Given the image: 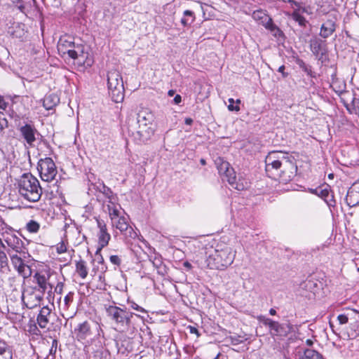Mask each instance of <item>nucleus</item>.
Instances as JSON below:
<instances>
[{
  "mask_svg": "<svg viewBox=\"0 0 359 359\" xmlns=\"http://www.w3.org/2000/svg\"><path fill=\"white\" fill-rule=\"evenodd\" d=\"M76 271L82 279H85L88 276V268L84 260L80 259L76 263Z\"/></svg>",
  "mask_w": 359,
  "mask_h": 359,
  "instance_id": "26",
  "label": "nucleus"
},
{
  "mask_svg": "<svg viewBox=\"0 0 359 359\" xmlns=\"http://www.w3.org/2000/svg\"><path fill=\"white\" fill-rule=\"evenodd\" d=\"M173 102L175 104H179L182 102V97L180 95H176Z\"/></svg>",
  "mask_w": 359,
  "mask_h": 359,
  "instance_id": "54",
  "label": "nucleus"
},
{
  "mask_svg": "<svg viewBox=\"0 0 359 359\" xmlns=\"http://www.w3.org/2000/svg\"><path fill=\"white\" fill-rule=\"evenodd\" d=\"M275 321L269 319V318H265L263 321V323L265 325H267L269 326V328L271 327V323H274Z\"/></svg>",
  "mask_w": 359,
  "mask_h": 359,
  "instance_id": "53",
  "label": "nucleus"
},
{
  "mask_svg": "<svg viewBox=\"0 0 359 359\" xmlns=\"http://www.w3.org/2000/svg\"><path fill=\"white\" fill-rule=\"evenodd\" d=\"M266 172L269 177H280L283 182L290 181L295 175L297 166L294 157L282 151H272L265 158Z\"/></svg>",
  "mask_w": 359,
  "mask_h": 359,
  "instance_id": "1",
  "label": "nucleus"
},
{
  "mask_svg": "<svg viewBox=\"0 0 359 359\" xmlns=\"http://www.w3.org/2000/svg\"><path fill=\"white\" fill-rule=\"evenodd\" d=\"M60 102L58 96L55 94H50L45 96L43 100V106L47 110L52 109Z\"/></svg>",
  "mask_w": 359,
  "mask_h": 359,
  "instance_id": "22",
  "label": "nucleus"
},
{
  "mask_svg": "<svg viewBox=\"0 0 359 359\" xmlns=\"http://www.w3.org/2000/svg\"><path fill=\"white\" fill-rule=\"evenodd\" d=\"M252 18L255 20L259 21L260 23L265 25L266 27H269V25H271V19L262 11H254Z\"/></svg>",
  "mask_w": 359,
  "mask_h": 359,
  "instance_id": "24",
  "label": "nucleus"
},
{
  "mask_svg": "<svg viewBox=\"0 0 359 359\" xmlns=\"http://www.w3.org/2000/svg\"><path fill=\"white\" fill-rule=\"evenodd\" d=\"M137 121L138 128L132 130V134H136L137 137L142 142L148 140L154 133L152 123L154 115L148 109H143L137 113Z\"/></svg>",
  "mask_w": 359,
  "mask_h": 359,
  "instance_id": "7",
  "label": "nucleus"
},
{
  "mask_svg": "<svg viewBox=\"0 0 359 359\" xmlns=\"http://www.w3.org/2000/svg\"><path fill=\"white\" fill-rule=\"evenodd\" d=\"M229 105L228 106V109L230 111H238L240 109V107L238 105H236V106L233 105L234 100L233 98H229Z\"/></svg>",
  "mask_w": 359,
  "mask_h": 359,
  "instance_id": "46",
  "label": "nucleus"
},
{
  "mask_svg": "<svg viewBox=\"0 0 359 359\" xmlns=\"http://www.w3.org/2000/svg\"><path fill=\"white\" fill-rule=\"evenodd\" d=\"M184 266L185 267H187V268H191V265L190 263L186 262L184 264Z\"/></svg>",
  "mask_w": 359,
  "mask_h": 359,
  "instance_id": "62",
  "label": "nucleus"
},
{
  "mask_svg": "<svg viewBox=\"0 0 359 359\" xmlns=\"http://www.w3.org/2000/svg\"><path fill=\"white\" fill-rule=\"evenodd\" d=\"M335 29V22L332 19H328L321 25L320 35L321 37L327 39L334 32Z\"/></svg>",
  "mask_w": 359,
  "mask_h": 359,
  "instance_id": "18",
  "label": "nucleus"
},
{
  "mask_svg": "<svg viewBox=\"0 0 359 359\" xmlns=\"http://www.w3.org/2000/svg\"><path fill=\"white\" fill-rule=\"evenodd\" d=\"M299 359H323V357L318 351L308 348L299 355Z\"/></svg>",
  "mask_w": 359,
  "mask_h": 359,
  "instance_id": "28",
  "label": "nucleus"
},
{
  "mask_svg": "<svg viewBox=\"0 0 359 359\" xmlns=\"http://www.w3.org/2000/svg\"><path fill=\"white\" fill-rule=\"evenodd\" d=\"M317 194L320 196L321 198H324L325 201H327V204L329 205H333L332 203H330L328 201H327V198L330 196V191L328 190V189L325 188V189H320L319 191V193H317Z\"/></svg>",
  "mask_w": 359,
  "mask_h": 359,
  "instance_id": "39",
  "label": "nucleus"
},
{
  "mask_svg": "<svg viewBox=\"0 0 359 359\" xmlns=\"http://www.w3.org/2000/svg\"><path fill=\"white\" fill-rule=\"evenodd\" d=\"M56 251L58 254L64 253L67 251V246L65 243L62 241L59 243L56 246Z\"/></svg>",
  "mask_w": 359,
  "mask_h": 359,
  "instance_id": "40",
  "label": "nucleus"
},
{
  "mask_svg": "<svg viewBox=\"0 0 359 359\" xmlns=\"http://www.w3.org/2000/svg\"><path fill=\"white\" fill-rule=\"evenodd\" d=\"M63 289H64V283L62 282H59V283H57V284L55 288V292L57 294H61L63 292Z\"/></svg>",
  "mask_w": 359,
  "mask_h": 359,
  "instance_id": "47",
  "label": "nucleus"
},
{
  "mask_svg": "<svg viewBox=\"0 0 359 359\" xmlns=\"http://www.w3.org/2000/svg\"><path fill=\"white\" fill-rule=\"evenodd\" d=\"M8 255L10 256L12 266L20 276L23 278H27L31 276L32 269L29 265L30 255L28 251L18 254L8 252Z\"/></svg>",
  "mask_w": 359,
  "mask_h": 359,
  "instance_id": "10",
  "label": "nucleus"
},
{
  "mask_svg": "<svg viewBox=\"0 0 359 359\" xmlns=\"http://www.w3.org/2000/svg\"><path fill=\"white\" fill-rule=\"evenodd\" d=\"M353 320L350 322L351 331L341 330L340 337L344 340L355 338L359 334V312L352 311Z\"/></svg>",
  "mask_w": 359,
  "mask_h": 359,
  "instance_id": "15",
  "label": "nucleus"
},
{
  "mask_svg": "<svg viewBox=\"0 0 359 359\" xmlns=\"http://www.w3.org/2000/svg\"><path fill=\"white\" fill-rule=\"evenodd\" d=\"M57 341L55 339L53 340L52 346H51V348L50 350V354L55 353L56 350H57Z\"/></svg>",
  "mask_w": 359,
  "mask_h": 359,
  "instance_id": "49",
  "label": "nucleus"
},
{
  "mask_svg": "<svg viewBox=\"0 0 359 359\" xmlns=\"http://www.w3.org/2000/svg\"><path fill=\"white\" fill-rule=\"evenodd\" d=\"M310 7H306L303 6V4L300 6L299 8H297V11L299 13L302 15V13H307L311 14V12L310 11Z\"/></svg>",
  "mask_w": 359,
  "mask_h": 359,
  "instance_id": "43",
  "label": "nucleus"
},
{
  "mask_svg": "<svg viewBox=\"0 0 359 359\" xmlns=\"http://www.w3.org/2000/svg\"><path fill=\"white\" fill-rule=\"evenodd\" d=\"M50 314L51 309L48 306L41 308L36 319L41 328H46L48 326Z\"/></svg>",
  "mask_w": 359,
  "mask_h": 359,
  "instance_id": "17",
  "label": "nucleus"
},
{
  "mask_svg": "<svg viewBox=\"0 0 359 359\" xmlns=\"http://www.w3.org/2000/svg\"><path fill=\"white\" fill-rule=\"evenodd\" d=\"M75 332L79 340L86 339L91 335L90 326L87 321L80 323Z\"/></svg>",
  "mask_w": 359,
  "mask_h": 359,
  "instance_id": "20",
  "label": "nucleus"
},
{
  "mask_svg": "<svg viewBox=\"0 0 359 359\" xmlns=\"http://www.w3.org/2000/svg\"><path fill=\"white\" fill-rule=\"evenodd\" d=\"M129 303L130 304V306H131V308H132L133 309L136 310V311H138L142 312V313H147V311H146L144 308H142V307L140 306H139L137 304H136L135 302H130Z\"/></svg>",
  "mask_w": 359,
  "mask_h": 359,
  "instance_id": "44",
  "label": "nucleus"
},
{
  "mask_svg": "<svg viewBox=\"0 0 359 359\" xmlns=\"http://www.w3.org/2000/svg\"><path fill=\"white\" fill-rule=\"evenodd\" d=\"M306 74L312 78L316 77V74L313 72L311 69V67L306 65L303 69H302Z\"/></svg>",
  "mask_w": 359,
  "mask_h": 359,
  "instance_id": "42",
  "label": "nucleus"
},
{
  "mask_svg": "<svg viewBox=\"0 0 359 359\" xmlns=\"http://www.w3.org/2000/svg\"><path fill=\"white\" fill-rule=\"evenodd\" d=\"M74 293L73 292H69L64 299V307L67 309L70 305V304L73 302Z\"/></svg>",
  "mask_w": 359,
  "mask_h": 359,
  "instance_id": "37",
  "label": "nucleus"
},
{
  "mask_svg": "<svg viewBox=\"0 0 359 359\" xmlns=\"http://www.w3.org/2000/svg\"><path fill=\"white\" fill-rule=\"evenodd\" d=\"M292 18L295 22H298L300 26H306L307 22L306 20L297 11H293Z\"/></svg>",
  "mask_w": 359,
  "mask_h": 359,
  "instance_id": "36",
  "label": "nucleus"
},
{
  "mask_svg": "<svg viewBox=\"0 0 359 359\" xmlns=\"http://www.w3.org/2000/svg\"><path fill=\"white\" fill-rule=\"evenodd\" d=\"M13 121L16 130L19 132V138L25 145L32 147L40 135L34 123L29 120H22L19 115H15Z\"/></svg>",
  "mask_w": 359,
  "mask_h": 359,
  "instance_id": "6",
  "label": "nucleus"
},
{
  "mask_svg": "<svg viewBox=\"0 0 359 359\" xmlns=\"http://www.w3.org/2000/svg\"><path fill=\"white\" fill-rule=\"evenodd\" d=\"M37 169L41 179L47 182L53 181L57 173L55 162L49 157L40 159L38 162Z\"/></svg>",
  "mask_w": 359,
  "mask_h": 359,
  "instance_id": "11",
  "label": "nucleus"
},
{
  "mask_svg": "<svg viewBox=\"0 0 359 359\" xmlns=\"http://www.w3.org/2000/svg\"><path fill=\"white\" fill-rule=\"evenodd\" d=\"M43 293L37 290L35 287H29L23 290L22 300L25 306L32 309L40 306L43 300Z\"/></svg>",
  "mask_w": 359,
  "mask_h": 359,
  "instance_id": "13",
  "label": "nucleus"
},
{
  "mask_svg": "<svg viewBox=\"0 0 359 359\" xmlns=\"http://www.w3.org/2000/svg\"><path fill=\"white\" fill-rule=\"evenodd\" d=\"M330 0H318V4H326V3H328Z\"/></svg>",
  "mask_w": 359,
  "mask_h": 359,
  "instance_id": "60",
  "label": "nucleus"
},
{
  "mask_svg": "<svg viewBox=\"0 0 359 359\" xmlns=\"http://www.w3.org/2000/svg\"><path fill=\"white\" fill-rule=\"evenodd\" d=\"M110 262L115 265L119 266L121 263L120 257L117 255H111L109 257Z\"/></svg>",
  "mask_w": 359,
  "mask_h": 359,
  "instance_id": "45",
  "label": "nucleus"
},
{
  "mask_svg": "<svg viewBox=\"0 0 359 359\" xmlns=\"http://www.w3.org/2000/svg\"><path fill=\"white\" fill-rule=\"evenodd\" d=\"M269 313H270L271 315H273H273H276V310H275L274 309H271L269 310Z\"/></svg>",
  "mask_w": 359,
  "mask_h": 359,
  "instance_id": "61",
  "label": "nucleus"
},
{
  "mask_svg": "<svg viewBox=\"0 0 359 359\" xmlns=\"http://www.w3.org/2000/svg\"><path fill=\"white\" fill-rule=\"evenodd\" d=\"M285 66L282 65L278 69V72L282 74L283 78H286L288 76V74L285 72Z\"/></svg>",
  "mask_w": 359,
  "mask_h": 359,
  "instance_id": "51",
  "label": "nucleus"
},
{
  "mask_svg": "<svg viewBox=\"0 0 359 359\" xmlns=\"http://www.w3.org/2000/svg\"><path fill=\"white\" fill-rule=\"evenodd\" d=\"M0 245L4 248H5V245H4V243L3 242V241L0 238Z\"/></svg>",
  "mask_w": 359,
  "mask_h": 359,
  "instance_id": "64",
  "label": "nucleus"
},
{
  "mask_svg": "<svg viewBox=\"0 0 359 359\" xmlns=\"http://www.w3.org/2000/svg\"><path fill=\"white\" fill-rule=\"evenodd\" d=\"M106 311L110 319L122 331L130 325L133 313L116 306H109L106 309Z\"/></svg>",
  "mask_w": 359,
  "mask_h": 359,
  "instance_id": "9",
  "label": "nucleus"
},
{
  "mask_svg": "<svg viewBox=\"0 0 359 359\" xmlns=\"http://www.w3.org/2000/svg\"><path fill=\"white\" fill-rule=\"evenodd\" d=\"M107 86L112 100L116 103L121 102L124 97V86L122 76L118 70L108 72Z\"/></svg>",
  "mask_w": 359,
  "mask_h": 359,
  "instance_id": "8",
  "label": "nucleus"
},
{
  "mask_svg": "<svg viewBox=\"0 0 359 359\" xmlns=\"http://www.w3.org/2000/svg\"><path fill=\"white\" fill-rule=\"evenodd\" d=\"M34 282L38 285L42 293L47 290L48 278L43 273L36 272L33 276Z\"/></svg>",
  "mask_w": 359,
  "mask_h": 359,
  "instance_id": "21",
  "label": "nucleus"
},
{
  "mask_svg": "<svg viewBox=\"0 0 359 359\" xmlns=\"http://www.w3.org/2000/svg\"><path fill=\"white\" fill-rule=\"evenodd\" d=\"M358 195V193L357 191H348L347 196L346 197V201L349 206L353 207L359 203V201H353V198Z\"/></svg>",
  "mask_w": 359,
  "mask_h": 359,
  "instance_id": "34",
  "label": "nucleus"
},
{
  "mask_svg": "<svg viewBox=\"0 0 359 359\" xmlns=\"http://www.w3.org/2000/svg\"><path fill=\"white\" fill-rule=\"evenodd\" d=\"M5 229H7V224L0 216V230L4 231Z\"/></svg>",
  "mask_w": 359,
  "mask_h": 359,
  "instance_id": "52",
  "label": "nucleus"
},
{
  "mask_svg": "<svg viewBox=\"0 0 359 359\" xmlns=\"http://www.w3.org/2000/svg\"><path fill=\"white\" fill-rule=\"evenodd\" d=\"M195 20L194 12L186 10L184 11V18H182L181 22L184 26L190 25Z\"/></svg>",
  "mask_w": 359,
  "mask_h": 359,
  "instance_id": "30",
  "label": "nucleus"
},
{
  "mask_svg": "<svg viewBox=\"0 0 359 359\" xmlns=\"http://www.w3.org/2000/svg\"><path fill=\"white\" fill-rule=\"evenodd\" d=\"M271 334L277 336L285 335L287 330L283 325L280 324L278 322L275 321L271 323V327L270 328Z\"/></svg>",
  "mask_w": 359,
  "mask_h": 359,
  "instance_id": "27",
  "label": "nucleus"
},
{
  "mask_svg": "<svg viewBox=\"0 0 359 359\" xmlns=\"http://www.w3.org/2000/svg\"><path fill=\"white\" fill-rule=\"evenodd\" d=\"M189 331H190V333H191V334H196L197 336L200 335L198 333V330H197V328H196L194 327L189 326Z\"/></svg>",
  "mask_w": 359,
  "mask_h": 359,
  "instance_id": "55",
  "label": "nucleus"
},
{
  "mask_svg": "<svg viewBox=\"0 0 359 359\" xmlns=\"http://www.w3.org/2000/svg\"><path fill=\"white\" fill-rule=\"evenodd\" d=\"M285 1L288 2L292 8L293 9V11H296L297 8H299L300 6L302 4V2H298L294 0H286Z\"/></svg>",
  "mask_w": 359,
  "mask_h": 359,
  "instance_id": "41",
  "label": "nucleus"
},
{
  "mask_svg": "<svg viewBox=\"0 0 359 359\" xmlns=\"http://www.w3.org/2000/svg\"><path fill=\"white\" fill-rule=\"evenodd\" d=\"M102 351L100 349H97L96 351H92L89 355L88 359H102Z\"/></svg>",
  "mask_w": 359,
  "mask_h": 359,
  "instance_id": "38",
  "label": "nucleus"
},
{
  "mask_svg": "<svg viewBox=\"0 0 359 359\" xmlns=\"http://www.w3.org/2000/svg\"><path fill=\"white\" fill-rule=\"evenodd\" d=\"M96 222L97 228L99 229L97 234L99 245L97 253H98V252L109 244L111 239V235L108 233L107 224L104 220L96 218Z\"/></svg>",
  "mask_w": 359,
  "mask_h": 359,
  "instance_id": "14",
  "label": "nucleus"
},
{
  "mask_svg": "<svg viewBox=\"0 0 359 359\" xmlns=\"http://www.w3.org/2000/svg\"><path fill=\"white\" fill-rule=\"evenodd\" d=\"M354 315H352V311L347 313L340 314L337 316V320L339 321V325H344L348 323H350L351 320H353V317Z\"/></svg>",
  "mask_w": 359,
  "mask_h": 359,
  "instance_id": "32",
  "label": "nucleus"
},
{
  "mask_svg": "<svg viewBox=\"0 0 359 359\" xmlns=\"http://www.w3.org/2000/svg\"><path fill=\"white\" fill-rule=\"evenodd\" d=\"M231 340L232 344H233V345L239 344L241 342V341L238 338H236V337H231Z\"/></svg>",
  "mask_w": 359,
  "mask_h": 359,
  "instance_id": "56",
  "label": "nucleus"
},
{
  "mask_svg": "<svg viewBox=\"0 0 359 359\" xmlns=\"http://www.w3.org/2000/svg\"><path fill=\"white\" fill-rule=\"evenodd\" d=\"M0 359H13L12 348L1 339H0Z\"/></svg>",
  "mask_w": 359,
  "mask_h": 359,
  "instance_id": "23",
  "label": "nucleus"
},
{
  "mask_svg": "<svg viewBox=\"0 0 359 359\" xmlns=\"http://www.w3.org/2000/svg\"><path fill=\"white\" fill-rule=\"evenodd\" d=\"M57 50L62 57L67 55L79 66L90 67L93 65V61L88 48L82 44L75 43L70 36L60 38Z\"/></svg>",
  "mask_w": 359,
  "mask_h": 359,
  "instance_id": "2",
  "label": "nucleus"
},
{
  "mask_svg": "<svg viewBox=\"0 0 359 359\" xmlns=\"http://www.w3.org/2000/svg\"><path fill=\"white\" fill-rule=\"evenodd\" d=\"M40 224L35 220H30L26 224V229L32 233H35L39 231Z\"/></svg>",
  "mask_w": 359,
  "mask_h": 359,
  "instance_id": "33",
  "label": "nucleus"
},
{
  "mask_svg": "<svg viewBox=\"0 0 359 359\" xmlns=\"http://www.w3.org/2000/svg\"><path fill=\"white\" fill-rule=\"evenodd\" d=\"M8 127V121L6 115L3 112H0V137L4 134L5 129Z\"/></svg>",
  "mask_w": 359,
  "mask_h": 359,
  "instance_id": "35",
  "label": "nucleus"
},
{
  "mask_svg": "<svg viewBox=\"0 0 359 359\" xmlns=\"http://www.w3.org/2000/svg\"><path fill=\"white\" fill-rule=\"evenodd\" d=\"M200 162L202 165H205V161L203 158H201Z\"/></svg>",
  "mask_w": 359,
  "mask_h": 359,
  "instance_id": "63",
  "label": "nucleus"
},
{
  "mask_svg": "<svg viewBox=\"0 0 359 359\" xmlns=\"http://www.w3.org/2000/svg\"><path fill=\"white\" fill-rule=\"evenodd\" d=\"M111 225L128 239H135L137 234L128 223V218L122 215L121 208L118 204L107 205Z\"/></svg>",
  "mask_w": 359,
  "mask_h": 359,
  "instance_id": "3",
  "label": "nucleus"
},
{
  "mask_svg": "<svg viewBox=\"0 0 359 359\" xmlns=\"http://www.w3.org/2000/svg\"><path fill=\"white\" fill-rule=\"evenodd\" d=\"M353 106L355 113L359 116V100L354 99L353 100Z\"/></svg>",
  "mask_w": 359,
  "mask_h": 359,
  "instance_id": "48",
  "label": "nucleus"
},
{
  "mask_svg": "<svg viewBox=\"0 0 359 359\" xmlns=\"http://www.w3.org/2000/svg\"><path fill=\"white\" fill-rule=\"evenodd\" d=\"M0 271L2 273L9 271L8 258L6 253L0 250Z\"/></svg>",
  "mask_w": 359,
  "mask_h": 359,
  "instance_id": "31",
  "label": "nucleus"
},
{
  "mask_svg": "<svg viewBox=\"0 0 359 359\" xmlns=\"http://www.w3.org/2000/svg\"><path fill=\"white\" fill-rule=\"evenodd\" d=\"M184 122L187 125H191L193 122V120L191 118H187Z\"/></svg>",
  "mask_w": 359,
  "mask_h": 359,
  "instance_id": "58",
  "label": "nucleus"
},
{
  "mask_svg": "<svg viewBox=\"0 0 359 359\" xmlns=\"http://www.w3.org/2000/svg\"><path fill=\"white\" fill-rule=\"evenodd\" d=\"M4 230L5 231L2 233L4 241L11 249L8 250V253L18 254L27 251L23 241L12 231L11 228L7 226Z\"/></svg>",
  "mask_w": 359,
  "mask_h": 359,
  "instance_id": "12",
  "label": "nucleus"
},
{
  "mask_svg": "<svg viewBox=\"0 0 359 359\" xmlns=\"http://www.w3.org/2000/svg\"><path fill=\"white\" fill-rule=\"evenodd\" d=\"M7 102L4 100V98L0 95V109H5L7 107Z\"/></svg>",
  "mask_w": 359,
  "mask_h": 359,
  "instance_id": "50",
  "label": "nucleus"
},
{
  "mask_svg": "<svg viewBox=\"0 0 359 359\" xmlns=\"http://www.w3.org/2000/svg\"><path fill=\"white\" fill-rule=\"evenodd\" d=\"M297 64L302 69H303L307 65L303 60H301L297 62Z\"/></svg>",
  "mask_w": 359,
  "mask_h": 359,
  "instance_id": "57",
  "label": "nucleus"
},
{
  "mask_svg": "<svg viewBox=\"0 0 359 359\" xmlns=\"http://www.w3.org/2000/svg\"><path fill=\"white\" fill-rule=\"evenodd\" d=\"M18 192L30 202L38 201L42 194L39 180L30 173L22 175L18 181Z\"/></svg>",
  "mask_w": 359,
  "mask_h": 359,
  "instance_id": "4",
  "label": "nucleus"
},
{
  "mask_svg": "<svg viewBox=\"0 0 359 359\" xmlns=\"http://www.w3.org/2000/svg\"><path fill=\"white\" fill-rule=\"evenodd\" d=\"M175 91L174 90H170L168 93V96L172 97L175 95Z\"/></svg>",
  "mask_w": 359,
  "mask_h": 359,
  "instance_id": "59",
  "label": "nucleus"
},
{
  "mask_svg": "<svg viewBox=\"0 0 359 359\" xmlns=\"http://www.w3.org/2000/svg\"><path fill=\"white\" fill-rule=\"evenodd\" d=\"M100 191L102 192L109 199V203L107 205L116 204L115 197L113 195V192L110 188L102 184L101 188H100Z\"/></svg>",
  "mask_w": 359,
  "mask_h": 359,
  "instance_id": "29",
  "label": "nucleus"
},
{
  "mask_svg": "<svg viewBox=\"0 0 359 359\" xmlns=\"http://www.w3.org/2000/svg\"><path fill=\"white\" fill-rule=\"evenodd\" d=\"M215 164L217 165V168L218 170L219 174L222 176L224 173L228 172L229 169H230L231 165L229 162L224 161L222 158H217L215 160Z\"/></svg>",
  "mask_w": 359,
  "mask_h": 359,
  "instance_id": "25",
  "label": "nucleus"
},
{
  "mask_svg": "<svg viewBox=\"0 0 359 359\" xmlns=\"http://www.w3.org/2000/svg\"><path fill=\"white\" fill-rule=\"evenodd\" d=\"M231 185V187L237 190H243L245 188V186L243 183L236 182V176L233 168H230L228 172L222 175Z\"/></svg>",
  "mask_w": 359,
  "mask_h": 359,
  "instance_id": "19",
  "label": "nucleus"
},
{
  "mask_svg": "<svg viewBox=\"0 0 359 359\" xmlns=\"http://www.w3.org/2000/svg\"><path fill=\"white\" fill-rule=\"evenodd\" d=\"M309 46L311 51L316 57L323 56L326 52V42L317 36L310 39Z\"/></svg>",
  "mask_w": 359,
  "mask_h": 359,
  "instance_id": "16",
  "label": "nucleus"
},
{
  "mask_svg": "<svg viewBox=\"0 0 359 359\" xmlns=\"http://www.w3.org/2000/svg\"><path fill=\"white\" fill-rule=\"evenodd\" d=\"M235 258V253L232 248L225 245L218 246L213 252L210 254L207 259L208 266L211 269L222 270L231 265Z\"/></svg>",
  "mask_w": 359,
  "mask_h": 359,
  "instance_id": "5",
  "label": "nucleus"
}]
</instances>
